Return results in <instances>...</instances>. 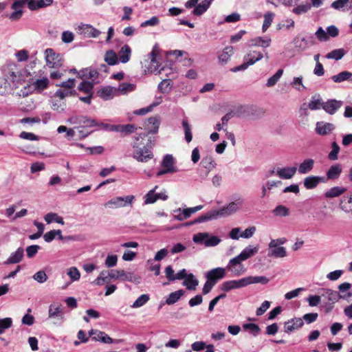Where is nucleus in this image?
<instances>
[{"label": "nucleus", "instance_id": "obj_1", "mask_svg": "<svg viewBox=\"0 0 352 352\" xmlns=\"http://www.w3.org/2000/svg\"><path fill=\"white\" fill-rule=\"evenodd\" d=\"M146 136L145 133H140L134 137V140L132 144L133 148V157L140 162H147L153 157V154L151 151L153 146L152 140L151 138L148 139L146 144L143 142L144 138Z\"/></svg>", "mask_w": 352, "mask_h": 352}, {"label": "nucleus", "instance_id": "obj_2", "mask_svg": "<svg viewBox=\"0 0 352 352\" xmlns=\"http://www.w3.org/2000/svg\"><path fill=\"white\" fill-rule=\"evenodd\" d=\"M192 241L197 244H203L206 247H214L220 243L221 239L216 236H211L208 232H199L193 235Z\"/></svg>", "mask_w": 352, "mask_h": 352}, {"label": "nucleus", "instance_id": "obj_3", "mask_svg": "<svg viewBox=\"0 0 352 352\" xmlns=\"http://www.w3.org/2000/svg\"><path fill=\"white\" fill-rule=\"evenodd\" d=\"M244 199L241 196H236L234 201L217 210L219 217L232 215L238 212L243 206Z\"/></svg>", "mask_w": 352, "mask_h": 352}, {"label": "nucleus", "instance_id": "obj_4", "mask_svg": "<svg viewBox=\"0 0 352 352\" xmlns=\"http://www.w3.org/2000/svg\"><path fill=\"white\" fill-rule=\"evenodd\" d=\"M134 198L133 195L116 197L106 202L104 204V207L111 209H116L126 207L127 205L131 206Z\"/></svg>", "mask_w": 352, "mask_h": 352}, {"label": "nucleus", "instance_id": "obj_5", "mask_svg": "<svg viewBox=\"0 0 352 352\" xmlns=\"http://www.w3.org/2000/svg\"><path fill=\"white\" fill-rule=\"evenodd\" d=\"M45 59L46 65L50 68L58 69L63 65L62 59L58 54H56L52 49L47 48L45 51Z\"/></svg>", "mask_w": 352, "mask_h": 352}, {"label": "nucleus", "instance_id": "obj_6", "mask_svg": "<svg viewBox=\"0 0 352 352\" xmlns=\"http://www.w3.org/2000/svg\"><path fill=\"white\" fill-rule=\"evenodd\" d=\"M162 168L160 170L157 176H161L162 175L173 173L177 171V167L175 166L174 158L171 155H166L162 162Z\"/></svg>", "mask_w": 352, "mask_h": 352}, {"label": "nucleus", "instance_id": "obj_7", "mask_svg": "<svg viewBox=\"0 0 352 352\" xmlns=\"http://www.w3.org/2000/svg\"><path fill=\"white\" fill-rule=\"evenodd\" d=\"M319 294H320L321 299L323 298L324 303L328 302L331 305H334L339 299L344 298L338 292L331 289H320Z\"/></svg>", "mask_w": 352, "mask_h": 352}, {"label": "nucleus", "instance_id": "obj_8", "mask_svg": "<svg viewBox=\"0 0 352 352\" xmlns=\"http://www.w3.org/2000/svg\"><path fill=\"white\" fill-rule=\"evenodd\" d=\"M48 317L56 320L55 324L61 323L64 318L62 305L58 303L51 304L49 307Z\"/></svg>", "mask_w": 352, "mask_h": 352}, {"label": "nucleus", "instance_id": "obj_9", "mask_svg": "<svg viewBox=\"0 0 352 352\" xmlns=\"http://www.w3.org/2000/svg\"><path fill=\"white\" fill-rule=\"evenodd\" d=\"M78 34L83 35L88 38H97L101 34V32L89 24L81 23L76 28Z\"/></svg>", "mask_w": 352, "mask_h": 352}, {"label": "nucleus", "instance_id": "obj_10", "mask_svg": "<svg viewBox=\"0 0 352 352\" xmlns=\"http://www.w3.org/2000/svg\"><path fill=\"white\" fill-rule=\"evenodd\" d=\"M242 262L243 261L239 260V258L235 256L230 260L226 269L236 276H241L244 274L246 270Z\"/></svg>", "mask_w": 352, "mask_h": 352}, {"label": "nucleus", "instance_id": "obj_11", "mask_svg": "<svg viewBox=\"0 0 352 352\" xmlns=\"http://www.w3.org/2000/svg\"><path fill=\"white\" fill-rule=\"evenodd\" d=\"M248 286L246 277L239 280H232L223 282L221 285V289L223 292H228L234 289H239Z\"/></svg>", "mask_w": 352, "mask_h": 352}, {"label": "nucleus", "instance_id": "obj_12", "mask_svg": "<svg viewBox=\"0 0 352 352\" xmlns=\"http://www.w3.org/2000/svg\"><path fill=\"white\" fill-rule=\"evenodd\" d=\"M1 74L8 79L10 84L15 85L20 80V76L15 66H4L1 70Z\"/></svg>", "mask_w": 352, "mask_h": 352}, {"label": "nucleus", "instance_id": "obj_13", "mask_svg": "<svg viewBox=\"0 0 352 352\" xmlns=\"http://www.w3.org/2000/svg\"><path fill=\"white\" fill-rule=\"evenodd\" d=\"M338 206L344 213L352 216V192L342 196Z\"/></svg>", "mask_w": 352, "mask_h": 352}, {"label": "nucleus", "instance_id": "obj_14", "mask_svg": "<svg viewBox=\"0 0 352 352\" xmlns=\"http://www.w3.org/2000/svg\"><path fill=\"white\" fill-rule=\"evenodd\" d=\"M89 334L90 336H93V340L96 341H100L103 343L111 344L113 342L119 343L121 342V340L114 341L107 333L99 330L91 329L89 331Z\"/></svg>", "mask_w": 352, "mask_h": 352}, {"label": "nucleus", "instance_id": "obj_15", "mask_svg": "<svg viewBox=\"0 0 352 352\" xmlns=\"http://www.w3.org/2000/svg\"><path fill=\"white\" fill-rule=\"evenodd\" d=\"M335 128L333 123L320 121L316 122L315 131L318 135H326L331 133Z\"/></svg>", "mask_w": 352, "mask_h": 352}, {"label": "nucleus", "instance_id": "obj_16", "mask_svg": "<svg viewBox=\"0 0 352 352\" xmlns=\"http://www.w3.org/2000/svg\"><path fill=\"white\" fill-rule=\"evenodd\" d=\"M297 171L295 166L277 168L276 175L282 179H289L294 177Z\"/></svg>", "mask_w": 352, "mask_h": 352}, {"label": "nucleus", "instance_id": "obj_17", "mask_svg": "<svg viewBox=\"0 0 352 352\" xmlns=\"http://www.w3.org/2000/svg\"><path fill=\"white\" fill-rule=\"evenodd\" d=\"M304 324L303 320L300 318H292L284 323V329L285 333H291L298 329Z\"/></svg>", "mask_w": 352, "mask_h": 352}, {"label": "nucleus", "instance_id": "obj_18", "mask_svg": "<svg viewBox=\"0 0 352 352\" xmlns=\"http://www.w3.org/2000/svg\"><path fill=\"white\" fill-rule=\"evenodd\" d=\"M69 122L72 124L84 125L85 126H95L97 122L95 120L90 119L86 116H74L69 118Z\"/></svg>", "mask_w": 352, "mask_h": 352}, {"label": "nucleus", "instance_id": "obj_19", "mask_svg": "<svg viewBox=\"0 0 352 352\" xmlns=\"http://www.w3.org/2000/svg\"><path fill=\"white\" fill-rule=\"evenodd\" d=\"M226 276V269L223 267H217L210 270L206 274V278L213 281L215 284L218 280L224 278Z\"/></svg>", "mask_w": 352, "mask_h": 352}, {"label": "nucleus", "instance_id": "obj_20", "mask_svg": "<svg viewBox=\"0 0 352 352\" xmlns=\"http://www.w3.org/2000/svg\"><path fill=\"white\" fill-rule=\"evenodd\" d=\"M116 274L119 276V279L122 281H129L134 283H139L140 277L131 272H125L123 270H117Z\"/></svg>", "mask_w": 352, "mask_h": 352}, {"label": "nucleus", "instance_id": "obj_21", "mask_svg": "<svg viewBox=\"0 0 352 352\" xmlns=\"http://www.w3.org/2000/svg\"><path fill=\"white\" fill-rule=\"evenodd\" d=\"M342 104V102L336 100H329L326 102H323L322 109L328 113L332 115L339 109Z\"/></svg>", "mask_w": 352, "mask_h": 352}, {"label": "nucleus", "instance_id": "obj_22", "mask_svg": "<svg viewBox=\"0 0 352 352\" xmlns=\"http://www.w3.org/2000/svg\"><path fill=\"white\" fill-rule=\"evenodd\" d=\"M116 94V88L110 86L104 87L98 91V96L104 100L112 99Z\"/></svg>", "mask_w": 352, "mask_h": 352}, {"label": "nucleus", "instance_id": "obj_23", "mask_svg": "<svg viewBox=\"0 0 352 352\" xmlns=\"http://www.w3.org/2000/svg\"><path fill=\"white\" fill-rule=\"evenodd\" d=\"M315 164V161L311 158L305 159L297 168L298 173L302 175L309 173L312 170Z\"/></svg>", "mask_w": 352, "mask_h": 352}, {"label": "nucleus", "instance_id": "obj_24", "mask_svg": "<svg viewBox=\"0 0 352 352\" xmlns=\"http://www.w3.org/2000/svg\"><path fill=\"white\" fill-rule=\"evenodd\" d=\"M321 182H324L323 177L311 175L304 179L303 185L306 189H313Z\"/></svg>", "mask_w": 352, "mask_h": 352}, {"label": "nucleus", "instance_id": "obj_25", "mask_svg": "<svg viewBox=\"0 0 352 352\" xmlns=\"http://www.w3.org/2000/svg\"><path fill=\"white\" fill-rule=\"evenodd\" d=\"M258 251V248L257 246L248 245L236 257L239 260L244 261L253 256Z\"/></svg>", "mask_w": 352, "mask_h": 352}, {"label": "nucleus", "instance_id": "obj_26", "mask_svg": "<svg viewBox=\"0 0 352 352\" xmlns=\"http://www.w3.org/2000/svg\"><path fill=\"white\" fill-rule=\"evenodd\" d=\"M23 6V1H14L12 3L11 8L14 11L9 16V18L11 21H17L22 16Z\"/></svg>", "mask_w": 352, "mask_h": 352}, {"label": "nucleus", "instance_id": "obj_27", "mask_svg": "<svg viewBox=\"0 0 352 352\" xmlns=\"http://www.w3.org/2000/svg\"><path fill=\"white\" fill-rule=\"evenodd\" d=\"M269 250L267 256L273 258H284L287 256L286 248L283 246L276 245V248L268 247Z\"/></svg>", "mask_w": 352, "mask_h": 352}, {"label": "nucleus", "instance_id": "obj_28", "mask_svg": "<svg viewBox=\"0 0 352 352\" xmlns=\"http://www.w3.org/2000/svg\"><path fill=\"white\" fill-rule=\"evenodd\" d=\"M50 83V80L47 77H43L41 79H36L31 84L33 91H36L37 92H41L46 88H47Z\"/></svg>", "mask_w": 352, "mask_h": 352}, {"label": "nucleus", "instance_id": "obj_29", "mask_svg": "<svg viewBox=\"0 0 352 352\" xmlns=\"http://www.w3.org/2000/svg\"><path fill=\"white\" fill-rule=\"evenodd\" d=\"M233 54L234 48L232 46L226 47L218 56L219 63L222 65L226 64Z\"/></svg>", "mask_w": 352, "mask_h": 352}, {"label": "nucleus", "instance_id": "obj_30", "mask_svg": "<svg viewBox=\"0 0 352 352\" xmlns=\"http://www.w3.org/2000/svg\"><path fill=\"white\" fill-rule=\"evenodd\" d=\"M346 191V188L344 187L334 186L324 192V197L328 199L338 197L343 195Z\"/></svg>", "mask_w": 352, "mask_h": 352}, {"label": "nucleus", "instance_id": "obj_31", "mask_svg": "<svg viewBox=\"0 0 352 352\" xmlns=\"http://www.w3.org/2000/svg\"><path fill=\"white\" fill-rule=\"evenodd\" d=\"M53 0H30L28 1V8L31 10H35L39 8L50 6Z\"/></svg>", "mask_w": 352, "mask_h": 352}, {"label": "nucleus", "instance_id": "obj_32", "mask_svg": "<svg viewBox=\"0 0 352 352\" xmlns=\"http://www.w3.org/2000/svg\"><path fill=\"white\" fill-rule=\"evenodd\" d=\"M23 249L19 248L15 252H12L7 261L6 264H14L19 263L23 257Z\"/></svg>", "mask_w": 352, "mask_h": 352}, {"label": "nucleus", "instance_id": "obj_33", "mask_svg": "<svg viewBox=\"0 0 352 352\" xmlns=\"http://www.w3.org/2000/svg\"><path fill=\"white\" fill-rule=\"evenodd\" d=\"M218 217H219L217 210H210L208 212L202 214L196 219H195L191 224L208 221L214 219H217Z\"/></svg>", "mask_w": 352, "mask_h": 352}, {"label": "nucleus", "instance_id": "obj_34", "mask_svg": "<svg viewBox=\"0 0 352 352\" xmlns=\"http://www.w3.org/2000/svg\"><path fill=\"white\" fill-rule=\"evenodd\" d=\"M342 166L340 164H335L331 166L327 172V179H338L342 173Z\"/></svg>", "mask_w": 352, "mask_h": 352}, {"label": "nucleus", "instance_id": "obj_35", "mask_svg": "<svg viewBox=\"0 0 352 352\" xmlns=\"http://www.w3.org/2000/svg\"><path fill=\"white\" fill-rule=\"evenodd\" d=\"M160 124V119L158 116L151 117L147 120V128L149 133H156Z\"/></svg>", "mask_w": 352, "mask_h": 352}, {"label": "nucleus", "instance_id": "obj_36", "mask_svg": "<svg viewBox=\"0 0 352 352\" xmlns=\"http://www.w3.org/2000/svg\"><path fill=\"white\" fill-rule=\"evenodd\" d=\"M160 54V49L157 45H155L151 51V52L149 54V58L151 60V66L148 68V69L151 72H154L157 70L158 66L157 65H154V64H157V60L156 57Z\"/></svg>", "mask_w": 352, "mask_h": 352}, {"label": "nucleus", "instance_id": "obj_37", "mask_svg": "<svg viewBox=\"0 0 352 352\" xmlns=\"http://www.w3.org/2000/svg\"><path fill=\"white\" fill-rule=\"evenodd\" d=\"M131 50L129 45H123L120 50L118 52V56L119 57V59L120 62L122 63H127L131 57Z\"/></svg>", "mask_w": 352, "mask_h": 352}, {"label": "nucleus", "instance_id": "obj_38", "mask_svg": "<svg viewBox=\"0 0 352 352\" xmlns=\"http://www.w3.org/2000/svg\"><path fill=\"white\" fill-rule=\"evenodd\" d=\"M212 0H204L201 3L197 5L192 12L193 14L200 16L204 14L210 7Z\"/></svg>", "mask_w": 352, "mask_h": 352}, {"label": "nucleus", "instance_id": "obj_39", "mask_svg": "<svg viewBox=\"0 0 352 352\" xmlns=\"http://www.w3.org/2000/svg\"><path fill=\"white\" fill-rule=\"evenodd\" d=\"M198 284V280L195 278L192 274H188V276L183 282V285H184L188 290H195Z\"/></svg>", "mask_w": 352, "mask_h": 352}, {"label": "nucleus", "instance_id": "obj_40", "mask_svg": "<svg viewBox=\"0 0 352 352\" xmlns=\"http://www.w3.org/2000/svg\"><path fill=\"white\" fill-rule=\"evenodd\" d=\"M263 58V55L261 52L257 51H250L244 57V60L248 61L251 65H254L256 62L261 60Z\"/></svg>", "mask_w": 352, "mask_h": 352}, {"label": "nucleus", "instance_id": "obj_41", "mask_svg": "<svg viewBox=\"0 0 352 352\" xmlns=\"http://www.w3.org/2000/svg\"><path fill=\"white\" fill-rule=\"evenodd\" d=\"M185 294V291L179 289L176 292H172L169 294L168 297L166 300L167 305H173L182 296Z\"/></svg>", "mask_w": 352, "mask_h": 352}, {"label": "nucleus", "instance_id": "obj_42", "mask_svg": "<svg viewBox=\"0 0 352 352\" xmlns=\"http://www.w3.org/2000/svg\"><path fill=\"white\" fill-rule=\"evenodd\" d=\"M323 102L320 96H314L308 104V107L311 110H318L322 108Z\"/></svg>", "mask_w": 352, "mask_h": 352}, {"label": "nucleus", "instance_id": "obj_43", "mask_svg": "<svg viewBox=\"0 0 352 352\" xmlns=\"http://www.w3.org/2000/svg\"><path fill=\"white\" fill-rule=\"evenodd\" d=\"M78 76L80 78H86L95 80L98 78V72L95 69H85L81 71Z\"/></svg>", "mask_w": 352, "mask_h": 352}, {"label": "nucleus", "instance_id": "obj_44", "mask_svg": "<svg viewBox=\"0 0 352 352\" xmlns=\"http://www.w3.org/2000/svg\"><path fill=\"white\" fill-rule=\"evenodd\" d=\"M110 281L109 272L107 270H102L100 272L98 278L93 282V283L98 286L102 285L104 283H109Z\"/></svg>", "mask_w": 352, "mask_h": 352}, {"label": "nucleus", "instance_id": "obj_45", "mask_svg": "<svg viewBox=\"0 0 352 352\" xmlns=\"http://www.w3.org/2000/svg\"><path fill=\"white\" fill-rule=\"evenodd\" d=\"M247 283L248 285L254 283H261L263 285H266L270 281L269 278L264 276H247Z\"/></svg>", "mask_w": 352, "mask_h": 352}, {"label": "nucleus", "instance_id": "obj_46", "mask_svg": "<svg viewBox=\"0 0 352 352\" xmlns=\"http://www.w3.org/2000/svg\"><path fill=\"white\" fill-rule=\"evenodd\" d=\"M346 54L344 49H336L326 55V58L328 59H334L336 60H340Z\"/></svg>", "mask_w": 352, "mask_h": 352}, {"label": "nucleus", "instance_id": "obj_47", "mask_svg": "<svg viewBox=\"0 0 352 352\" xmlns=\"http://www.w3.org/2000/svg\"><path fill=\"white\" fill-rule=\"evenodd\" d=\"M78 90L87 95H93L94 84L91 82L83 81L78 85Z\"/></svg>", "mask_w": 352, "mask_h": 352}, {"label": "nucleus", "instance_id": "obj_48", "mask_svg": "<svg viewBox=\"0 0 352 352\" xmlns=\"http://www.w3.org/2000/svg\"><path fill=\"white\" fill-rule=\"evenodd\" d=\"M283 74V70L282 69H279L278 70H277V72L272 76H271L270 78H268V80L266 82V86L267 87H274L278 82V81L280 80Z\"/></svg>", "mask_w": 352, "mask_h": 352}, {"label": "nucleus", "instance_id": "obj_49", "mask_svg": "<svg viewBox=\"0 0 352 352\" xmlns=\"http://www.w3.org/2000/svg\"><path fill=\"white\" fill-rule=\"evenodd\" d=\"M252 45L267 47L270 45L271 38L270 37H257L252 41Z\"/></svg>", "mask_w": 352, "mask_h": 352}, {"label": "nucleus", "instance_id": "obj_50", "mask_svg": "<svg viewBox=\"0 0 352 352\" xmlns=\"http://www.w3.org/2000/svg\"><path fill=\"white\" fill-rule=\"evenodd\" d=\"M104 61L109 65H114L118 63V55L113 50H108L104 55Z\"/></svg>", "mask_w": 352, "mask_h": 352}, {"label": "nucleus", "instance_id": "obj_51", "mask_svg": "<svg viewBox=\"0 0 352 352\" xmlns=\"http://www.w3.org/2000/svg\"><path fill=\"white\" fill-rule=\"evenodd\" d=\"M45 221L47 223H51L52 221H55L59 224L63 225L65 223L63 219L58 216L56 213L50 212L47 213L45 217Z\"/></svg>", "mask_w": 352, "mask_h": 352}, {"label": "nucleus", "instance_id": "obj_52", "mask_svg": "<svg viewBox=\"0 0 352 352\" xmlns=\"http://www.w3.org/2000/svg\"><path fill=\"white\" fill-rule=\"evenodd\" d=\"M10 86L11 84L10 83V81H8V79L3 76L1 74L0 76V95H5Z\"/></svg>", "mask_w": 352, "mask_h": 352}, {"label": "nucleus", "instance_id": "obj_53", "mask_svg": "<svg viewBox=\"0 0 352 352\" xmlns=\"http://www.w3.org/2000/svg\"><path fill=\"white\" fill-rule=\"evenodd\" d=\"M135 85L134 84L129 82L121 83L117 89V93L119 92L121 94H126L135 89Z\"/></svg>", "mask_w": 352, "mask_h": 352}, {"label": "nucleus", "instance_id": "obj_54", "mask_svg": "<svg viewBox=\"0 0 352 352\" xmlns=\"http://www.w3.org/2000/svg\"><path fill=\"white\" fill-rule=\"evenodd\" d=\"M351 77H352V73L344 71L337 75L333 76L331 78L335 82H342L344 80H349Z\"/></svg>", "mask_w": 352, "mask_h": 352}, {"label": "nucleus", "instance_id": "obj_55", "mask_svg": "<svg viewBox=\"0 0 352 352\" xmlns=\"http://www.w3.org/2000/svg\"><path fill=\"white\" fill-rule=\"evenodd\" d=\"M272 213L276 217H287L289 214V210L285 206L278 205L272 210Z\"/></svg>", "mask_w": 352, "mask_h": 352}, {"label": "nucleus", "instance_id": "obj_56", "mask_svg": "<svg viewBox=\"0 0 352 352\" xmlns=\"http://www.w3.org/2000/svg\"><path fill=\"white\" fill-rule=\"evenodd\" d=\"M182 126H183L184 131L185 140H186V141L188 143H189L192 140V132H191V126L189 124V123H188L187 120H183V121H182Z\"/></svg>", "mask_w": 352, "mask_h": 352}, {"label": "nucleus", "instance_id": "obj_57", "mask_svg": "<svg viewBox=\"0 0 352 352\" xmlns=\"http://www.w3.org/2000/svg\"><path fill=\"white\" fill-rule=\"evenodd\" d=\"M67 274L72 282L77 281L80 278V272L76 267H71L67 269Z\"/></svg>", "mask_w": 352, "mask_h": 352}, {"label": "nucleus", "instance_id": "obj_58", "mask_svg": "<svg viewBox=\"0 0 352 352\" xmlns=\"http://www.w3.org/2000/svg\"><path fill=\"white\" fill-rule=\"evenodd\" d=\"M243 328L245 330H249L250 332L254 336H256L261 331L259 326L254 323H245L243 324Z\"/></svg>", "mask_w": 352, "mask_h": 352}, {"label": "nucleus", "instance_id": "obj_59", "mask_svg": "<svg viewBox=\"0 0 352 352\" xmlns=\"http://www.w3.org/2000/svg\"><path fill=\"white\" fill-rule=\"evenodd\" d=\"M311 8V5L309 3L300 4L295 7L292 10V12L297 14H302L307 13Z\"/></svg>", "mask_w": 352, "mask_h": 352}, {"label": "nucleus", "instance_id": "obj_60", "mask_svg": "<svg viewBox=\"0 0 352 352\" xmlns=\"http://www.w3.org/2000/svg\"><path fill=\"white\" fill-rule=\"evenodd\" d=\"M150 299L148 294H142L131 306L132 308H139L145 305Z\"/></svg>", "mask_w": 352, "mask_h": 352}, {"label": "nucleus", "instance_id": "obj_61", "mask_svg": "<svg viewBox=\"0 0 352 352\" xmlns=\"http://www.w3.org/2000/svg\"><path fill=\"white\" fill-rule=\"evenodd\" d=\"M12 325V320L11 318H5L0 319V335L3 334L5 331Z\"/></svg>", "mask_w": 352, "mask_h": 352}, {"label": "nucleus", "instance_id": "obj_62", "mask_svg": "<svg viewBox=\"0 0 352 352\" xmlns=\"http://www.w3.org/2000/svg\"><path fill=\"white\" fill-rule=\"evenodd\" d=\"M340 149L339 145L336 142H332L331 151L328 155L329 159L333 161L338 160Z\"/></svg>", "mask_w": 352, "mask_h": 352}, {"label": "nucleus", "instance_id": "obj_63", "mask_svg": "<svg viewBox=\"0 0 352 352\" xmlns=\"http://www.w3.org/2000/svg\"><path fill=\"white\" fill-rule=\"evenodd\" d=\"M157 188V186H155V188L151 190L146 195L144 203L146 204H153L155 203L157 199V195L155 193V190Z\"/></svg>", "mask_w": 352, "mask_h": 352}, {"label": "nucleus", "instance_id": "obj_64", "mask_svg": "<svg viewBox=\"0 0 352 352\" xmlns=\"http://www.w3.org/2000/svg\"><path fill=\"white\" fill-rule=\"evenodd\" d=\"M172 87L171 80L168 79H164L159 85L158 89L162 93H168Z\"/></svg>", "mask_w": 352, "mask_h": 352}]
</instances>
